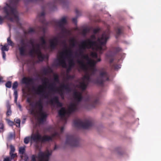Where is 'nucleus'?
<instances>
[{"mask_svg": "<svg viewBox=\"0 0 161 161\" xmlns=\"http://www.w3.org/2000/svg\"><path fill=\"white\" fill-rule=\"evenodd\" d=\"M109 34L110 31L109 30H107L102 34L101 38H98L97 41H92L90 39H88L82 42L79 46V55L88 61L90 59L87 54L84 55L83 54L84 51L86 49H90L96 46L97 42L99 44L98 48L100 53H102V51L105 50L106 49L105 45L107 40L109 38Z\"/></svg>", "mask_w": 161, "mask_h": 161, "instance_id": "1", "label": "nucleus"}, {"mask_svg": "<svg viewBox=\"0 0 161 161\" xmlns=\"http://www.w3.org/2000/svg\"><path fill=\"white\" fill-rule=\"evenodd\" d=\"M20 0H11L9 4L6 3V6L3 8L4 13L6 15L4 17L10 21L13 22L14 20L18 23L19 19L18 16V12L16 9V7Z\"/></svg>", "mask_w": 161, "mask_h": 161, "instance_id": "2", "label": "nucleus"}, {"mask_svg": "<svg viewBox=\"0 0 161 161\" xmlns=\"http://www.w3.org/2000/svg\"><path fill=\"white\" fill-rule=\"evenodd\" d=\"M99 75L96 79L92 81L90 75L87 74L85 75L83 77L84 80H86V83L92 82L98 85L103 86L104 82L106 81L109 80L108 74L104 68H102L99 70Z\"/></svg>", "mask_w": 161, "mask_h": 161, "instance_id": "3", "label": "nucleus"}, {"mask_svg": "<svg viewBox=\"0 0 161 161\" xmlns=\"http://www.w3.org/2000/svg\"><path fill=\"white\" fill-rule=\"evenodd\" d=\"M59 137L60 134L58 132H55L51 136L45 135L43 136L38 133L33 135L31 136V139L32 141L37 143L39 142L41 143H44L46 142H49L53 141V139L55 137Z\"/></svg>", "mask_w": 161, "mask_h": 161, "instance_id": "4", "label": "nucleus"}, {"mask_svg": "<svg viewBox=\"0 0 161 161\" xmlns=\"http://www.w3.org/2000/svg\"><path fill=\"white\" fill-rule=\"evenodd\" d=\"M29 43L31 44L33 47V48L29 52V54L31 56L34 57L35 54L37 56V58L39 61H42L45 58L46 56L43 54L41 52L40 48V45L37 44L36 45V48H35L34 47V42L32 39L29 41Z\"/></svg>", "mask_w": 161, "mask_h": 161, "instance_id": "5", "label": "nucleus"}, {"mask_svg": "<svg viewBox=\"0 0 161 161\" xmlns=\"http://www.w3.org/2000/svg\"><path fill=\"white\" fill-rule=\"evenodd\" d=\"M78 110L77 104L71 103L69 107L67 113L70 114L73 112L78 111ZM58 113L59 116L62 119H64L65 121H66L65 116L67 112L65 108L62 107L59 111Z\"/></svg>", "mask_w": 161, "mask_h": 161, "instance_id": "6", "label": "nucleus"}, {"mask_svg": "<svg viewBox=\"0 0 161 161\" xmlns=\"http://www.w3.org/2000/svg\"><path fill=\"white\" fill-rule=\"evenodd\" d=\"M74 126L76 128L87 129L93 125V121L91 120L86 119L82 121L79 119H76L73 121Z\"/></svg>", "mask_w": 161, "mask_h": 161, "instance_id": "7", "label": "nucleus"}, {"mask_svg": "<svg viewBox=\"0 0 161 161\" xmlns=\"http://www.w3.org/2000/svg\"><path fill=\"white\" fill-rule=\"evenodd\" d=\"M65 50L61 53V58L58 60V65L61 66L63 68H66L67 64L64 59L63 56L65 55L66 57L69 59H72V51L70 48H65Z\"/></svg>", "mask_w": 161, "mask_h": 161, "instance_id": "8", "label": "nucleus"}, {"mask_svg": "<svg viewBox=\"0 0 161 161\" xmlns=\"http://www.w3.org/2000/svg\"><path fill=\"white\" fill-rule=\"evenodd\" d=\"M36 106H37L36 109L38 110L40 114V118L38 119L39 122L40 123H43L46 120L47 115L46 113L43 112V106L42 102L41 99L36 102Z\"/></svg>", "mask_w": 161, "mask_h": 161, "instance_id": "9", "label": "nucleus"}, {"mask_svg": "<svg viewBox=\"0 0 161 161\" xmlns=\"http://www.w3.org/2000/svg\"><path fill=\"white\" fill-rule=\"evenodd\" d=\"M79 138L74 135H68L66 136L65 144L73 147H77L79 146Z\"/></svg>", "mask_w": 161, "mask_h": 161, "instance_id": "10", "label": "nucleus"}, {"mask_svg": "<svg viewBox=\"0 0 161 161\" xmlns=\"http://www.w3.org/2000/svg\"><path fill=\"white\" fill-rule=\"evenodd\" d=\"M19 44L18 45V49L20 55L24 56L26 55L27 47H29L27 43L25 42V40L21 39L19 40Z\"/></svg>", "mask_w": 161, "mask_h": 161, "instance_id": "11", "label": "nucleus"}, {"mask_svg": "<svg viewBox=\"0 0 161 161\" xmlns=\"http://www.w3.org/2000/svg\"><path fill=\"white\" fill-rule=\"evenodd\" d=\"M66 23V20L65 17H63L60 20L55 22L56 25L61 29V33L63 34H68L70 33L69 31L68 30L64 27Z\"/></svg>", "mask_w": 161, "mask_h": 161, "instance_id": "12", "label": "nucleus"}, {"mask_svg": "<svg viewBox=\"0 0 161 161\" xmlns=\"http://www.w3.org/2000/svg\"><path fill=\"white\" fill-rule=\"evenodd\" d=\"M32 91L37 94L42 95L45 98H48L49 95L48 93H46L44 90L43 86L41 85H39L36 89L34 87L32 88Z\"/></svg>", "mask_w": 161, "mask_h": 161, "instance_id": "13", "label": "nucleus"}, {"mask_svg": "<svg viewBox=\"0 0 161 161\" xmlns=\"http://www.w3.org/2000/svg\"><path fill=\"white\" fill-rule=\"evenodd\" d=\"M51 154L52 152H50L48 150L45 152H39L38 156L39 161H48L49 156Z\"/></svg>", "mask_w": 161, "mask_h": 161, "instance_id": "14", "label": "nucleus"}, {"mask_svg": "<svg viewBox=\"0 0 161 161\" xmlns=\"http://www.w3.org/2000/svg\"><path fill=\"white\" fill-rule=\"evenodd\" d=\"M27 102L29 103V105L30 107L29 109V111L31 114L35 115L37 113L36 109L37 108V106H36V102L34 104V102H32L30 98L27 99Z\"/></svg>", "mask_w": 161, "mask_h": 161, "instance_id": "15", "label": "nucleus"}, {"mask_svg": "<svg viewBox=\"0 0 161 161\" xmlns=\"http://www.w3.org/2000/svg\"><path fill=\"white\" fill-rule=\"evenodd\" d=\"M49 47L51 50L56 49L59 43V40L58 37H54L49 40Z\"/></svg>", "mask_w": 161, "mask_h": 161, "instance_id": "16", "label": "nucleus"}, {"mask_svg": "<svg viewBox=\"0 0 161 161\" xmlns=\"http://www.w3.org/2000/svg\"><path fill=\"white\" fill-rule=\"evenodd\" d=\"M49 103L53 106L56 104L57 107H61L63 106L62 103L59 101V98L57 96L54 97L52 99H50L49 101Z\"/></svg>", "mask_w": 161, "mask_h": 161, "instance_id": "17", "label": "nucleus"}, {"mask_svg": "<svg viewBox=\"0 0 161 161\" xmlns=\"http://www.w3.org/2000/svg\"><path fill=\"white\" fill-rule=\"evenodd\" d=\"M87 101L89 102L90 106L92 107H95L96 105L98 104L99 103V99L97 98H92L90 99V98L88 97Z\"/></svg>", "mask_w": 161, "mask_h": 161, "instance_id": "18", "label": "nucleus"}, {"mask_svg": "<svg viewBox=\"0 0 161 161\" xmlns=\"http://www.w3.org/2000/svg\"><path fill=\"white\" fill-rule=\"evenodd\" d=\"M22 82L23 84L27 85L33 84L34 83L33 79L32 78L29 77H24L22 79Z\"/></svg>", "mask_w": 161, "mask_h": 161, "instance_id": "19", "label": "nucleus"}, {"mask_svg": "<svg viewBox=\"0 0 161 161\" xmlns=\"http://www.w3.org/2000/svg\"><path fill=\"white\" fill-rule=\"evenodd\" d=\"M45 14V12L44 11L42 12L40 14H38V17H39V19L40 22L42 23L43 25H48V22H46L44 17Z\"/></svg>", "mask_w": 161, "mask_h": 161, "instance_id": "20", "label": "nucleus"}, {"mask_svg": "<svg viewBox=\"0 0 161 161\" xmlns=\"http://www.w3.org/2000/svg\"><path fill=\"white\" fill-rule=\"evenodd\" d=\"M73 97L78 102H80L82 99L81 93L75 92L73 93Z\"/></svg>", "mask_w": 161, "mask_h": 161, "instance_id": "21", "label": "nucleus"}, {"mask_svg": "<svg viewBox=\"0 0 161 161\" xmlns=\"http://www.w3.org/2000/svg\"><path fill=\"white\" fill-rule=\"evenodd\" d=\"M77 62L79 64L81 69L84 70H87V66L85 64L83 60H78L77 61Z\"/></svg>", "mask_w": 161, "mask_h": 161, "instance_id": "22", "label": "nucleus"}, {"mask_svg": "<svg viewBox=\"0 0 161 161\" xmlns=\"http://www.w3.org/2000/svg\"><path fill=\"white\" fill-rule=\"evenodd\" d=\"M75 65V63L73 59H69V66L67 68L66 72L68 73L71 71V68Z\"/></svg>", "mask_w": 161, "mask_h": 161, "instance_id": "23", "label": "nucleus"}, {"mask_svg": "<svg viewBox=\"0 0 161 161\" xmlns=\"http://www.w3.org/2000/svg\"><path fill=\"white\" fill-rule=\"evenodd\" d=\"M106 56L107 58L109 60L110 63H112L114 60V55L111 52H108L106 54Z\"/></svg>", "mask_w": 161, "mask_h": 161, "instance_id": "24", "label": "nucleus"}, {"mask_svg": "<svg viewBox=\"0 0 161 161\" xmlns=\"http://www.w3.org/2000/svg\"><path fill=\"white\" fill-rule=\"evenodd\" d=\"M60 88V89L62 90H63L64 89H65L68 92L71 91V88L68 84H63L61 85Z\"/></svg>", "mask_w": 161, "mask_h": 161, "instance_id": "25", "label": "nucleus"}, {"mask_svg": "<svg viewBox=\"0 0 161 161\" xmlns=\"http://www.w3.org/2000/svg\"><path fill=\"white\" fill-rule=\"evenodd\" d=\"M88 85V83H86L84 81L80 83L79 86L83 90H85Z\"/></svg>", "mask_w": 161, "mask_h": 161, "instance_id": "26", "label": "nucleus"}, {"mask_svg": "<svg viewBox=\"0 0 161 161\" xmlns=\"http://www.w3.org/2000/svg\"><path fill=\"white\" fill-rule=\"evenodd\" d=\"M96 63V61L91 59L87 62V64L90 66L91 68H95Z\"/></svg>", "mask_w": 161, "mask_h": 161, "instance_id": "27", "label": "nucleus"}, {"mask_svg": "<svg viewBox=\"0 0 161 161\" xmlns=\"http://www.w3.org/2000/svg\"><path fill=\"white\" fill-rule=\"evenodd\" d=\"M92 28L86 27L82 31V34L83 36H86L87 33H89L92 29Z\"/></svg>", "mask_w": 161, "mask_h": 161, "instance_id": "28", "label": "nucleus"}, {"mask_svg": "<svg viewBox=\"0 0 161 161\" xmlns=\"http://www.w3.org/2000/svg\"><path fill=\"white\" fill-rule=\"evenodd\" d=\"M56 3H58L62 5L63 7L67 4V2L66 0H55Z\"/></svg>", "mask_w": 161, "mask_h": 161, "instance_id": "29", "label": "nucleus"}, {"mask_svg": "<svg viewBox=\"0 0 161 161\" xmlns=\"http://www.w3.org/2000/svg\"><path fill=\"white\" fill-rule=\"evenodd\" d=\"M40 42H41V45L42 47H43L46 44V42L45 40L44 36H42L39 38Z\"/></svg>", "mask_w": 161, "mask_h": 161, "instance_id": "30", "label": "nucleus"}, {"mask_svg": "<svg viewBox=\"0 0 161 161\" xmlns=\"http://www.w3.org/2000/svg\"><path fill=\"white\" fill-rule=\"evenodd\" d=\"M75 12L77 14V17L72 19V22L75 24H76L77 23V17L80 15V11L77 9H76L75 10Z\"/></svg>", "mask_w": 161, "mask_h": 161, "instance_id": "31", "label": "nucleus"}, {"mask_svg": "<svg viewBox=\"0 0 161 161\" xmlns=\"http://www.w3.org/2000/svg\"><path fill=\"white\" fill-rule=\"evenodd\" d=\"M55 84L54 83H52L49 85V88L50 90L52 92H55L56 91V90H55Z\"/></svg>", "mask_w": 161, "mask_h": 161, "instance_id": "32", "label": "nucleus"}, {"mask_svg": "<svg viewBox=\"0 0 161 161\" xmlns=\"http://www.w3.org/2000/svg\"><path fill=\"white\" fill-rule=\"evenodd\" d=\"M43 73L45 75H46L47 73H50L52 71L51 69L50 68H44L42 70Z\"/></svg>", "mask_w": 161, "mask_h": 161, "instance_id": "33", "label": "nucleus"}, {"mask_svg": "<svg viewBox=\"0 0 161 161\" xmlns=\"http://www.w3.org/2000/svg\"><path fill=\"white\" fill-rule=\"evenodd\" d=\"M56 91H57L58 93L60 95L62 99H64V92L63 90L61 89H57L56 90Z\"/></svg>", "mask_w": 161, "mask_h": 161, "instance_id": "34", "label": "nucleus"}, {"mask_svg": "<svg viewBox=\"0 0 161 161\" xmlns=\"http://www.w3.org/2000/svg\"><path fill=\"white\" fill-rule=\"evenodd\" d=\"M69 42H70V45L72 47H74L75 46L76 41L74 38H72L71 39L69 40Z\"/></svg>", "mask_w": 161, "mask_h": 161, "instance_id": "35", "label": "nucleus"}, {"mask_svg": "<svg viewBox=\"0 0 161 161\" xmlns=\"http://www.w3.org/2000/svg\"><path fill=\"white\" fill-rule=\"evenodd\" d=\"M25 147H20L19 148V154L23 155L25 152Z\"/></svg>", "mask_w": 161, "mask_h": 161, "instance_id": "36", "label": "nucleus"}, {"mask_svg": "<svg viewBox=\"0 0 161 161\" xmlns=\"http://www.w3.org/2000/svg\"><path fill=\"white\" fill-rule=\"evenodd\" d=\"M54 82L56 83H59V76L57 74H55L54 75Z\"/></svg>", "mask_w": 161, "mask_h": 161, "instance_id": "37", "label": "nucleus"}, {"mask_svg": "<svg viewBox=\"0 0 161 161\" xmlns=\"http://www.w3.org/2000/svg\"><path fill=\"white\" fill-rule=\"evenodd\" d=\"M7 42L8 44L12 47H14V42L11 40L10 37H9L7 39Z\"/></svg>", "mask_w": 161, "mask_h": 161, "instance_id": "38", "label": "nucleus"}, {"mask_svg": "<svg viewBox=\"0 0 161 161\" xmlns=\"http://www.w3.org/2000/svg\"><path fill=\"white\" fill-rule=\"evenodd\" d=\"M11 111L10 109V106H7V111L6 113V115L7 116H9L11 115Z\"/></svg>", "mask_w": 161, "mask_h": 161, "instance_id": "39", "label": "nucleus"}, {"mask_svg": "<svg viewBox=\"0 0 161 161\" xmlns=\"http://www.w3.org/2000/svg\"><path fill=\"white\" fill-rule=\"evenodd\" d=\"M122 27L118 28L116 30V33L117 36H119L122 33Z\"/></svg>", "mask_w": 161, "mask_h": 161, "instance_id": "40", "label": "nucleus"}, {"mask_svg": "<svg viewBox=\"0 0 161 161\" xmlns=\"http://www.w3.org/2000/svg\"><path fill=\"white\" fill-rule=\"evenodd\" d=\"M2 52L4 51H8V45L5 44L1 48Z\"/></svg>", "mask_w": 161, "mask_h": 161, "instance_id": "41", "label": "nucleus"}, {"mask_svg": "<svg viewBox=\"0 0 161 161\" xmlns=\"http://www.w3.org/2000/svg\"><path fill=\"white\" fill-rule=\"evenodd\" d=\"M14 121L16 124V125L17 127H20V120L19 119H15Z\"/></svg>", "mask_w": 161, "mask_h": 161, "instance_id": "42", "label": "nucleus"}, {"mask_svg": "<svg viewBox=\"0 0 161 161\" xmlns=\"http://www.w3.org/2000/svg\"><path fill=\"white\" fill-rule=\"evenodd\" d=\"M10 151L9 153H14L15 151V148L14 147L13 145H10Z\"/></svg>", "mask_w": 161, "mask_h": 161, "instance_id": "43", "label": "nucleus"}, {"mask_svg": "<svg viewBox=\"0 0 161 161\" xmlns=\"http://www.w3.org/2000/svg\"><path fill=\"white\" fill-rule=\"evenodd\" d=\"M43 84L44 85H46L48 83V79L47 78H44L42 80Z\"/></svg>", "mask_w": 161, "mask_h": 161, "instance_id": "44", "label": "nucleus"}, {"mask_svg": "<svg viewBox=\"0 0 161 161\" xmlns=\"http://www.w3.org/2000/svg\"><path fill=\"white\" fill-rule=\"evenodd\" d=\"M74 75H70L69 74H67L66 76V79L68 80L69 79H73L74 78Z\"/></svg>", "mask_w": 161, "mask_h": 161, "instance_id": "45", "label": "nucleus"}, {"mask_svg": "<svg viewBox=\"0 0 161 161\" xmlns=\"http://www.w3.org/2000/svg\"><path fill=\"white\" fill-rule=\"evenodd\" d=\"M18 83L17 81H15L13 84L12 88L14 90L18 87Z\"/></svg>", "mask_w": 161, "mask_h": 161, "instance_id": "46", "label": "nucleus"}, {"mask_svg": "<svg viewBox=\"0 0 161 161\" xmlns=\"http://www.w3.org/2000/svg\"><path fill=\"white\" fill-rule=\"evenodd\" d=\"M30 140L29 137H26L24 138V142L25 144H28L29 143Z\"/></svg>", "mask_w": 161, "mask_h": 161, "instance_id": "47", "label": "nucleus"}, {"mask_svg": "<svg viewBox=\"0 0 161 161\" xmlns=\"http://www.w3.org/2000/svg\"><path fill=\"white\" fill-rule=\"evenodd\" d=\"M11 82L10 81H8L5 84L6 87L8 88H11Z\"/></svg>", "mask_w": 161, "mask_h": 161, "instance_id": "48", "label": "nucleus"}, {"mask_svg": "<svg viewBox=\"0 0 161 161\" xmlns=\"http://www.w3.org/2000/svg\"><path fill=\"white\" fill-rule=\"evenodd\" d=\"M10 156L11 157V159H13L15 157L17 156L16 153H9Z\"/></svg>", "mask_w": 161, "mask_h": 161, "instance_id": "49", "label": "nucleus"}, {"mask_svg": "<svg viewBox=\"0 0 161 161\" xmlns=\"http://www.w3.org/2000/svg\"><path fill=\"white\" fill-rule=\"evenodd\" d=\"M112 67L115 69H118L120 68L118 65L115 64H114L112 65Z\"/></svg>", "mask_w": 161, "mask_h": 161, "instance_id": "50", "label": "nucleus"}, {"mask_svg": "<svg viewBox=\"0 0 161 161\" xmlns=\"http://www.w3.org/2000/svg\"><path fill=\"white\" fill-rule=\"evenodd\" d=\"M121 48L119 47H116L114 48V51L116 53L119 52L121 51Z\"/></svg>", "mask_w": 161, "mask_h": 161, "instance_id": "51", "label": "nucleus"}, {"mask_svg": "<svg viewBox=\"0 0 161 161\" xmlns=\"http://www.w3.org/2000/svg\"><path fill=\"white\" fill-rule=\"evenodd\" d=\"M91 69L92 71V75H94L97 71V69L95 67L91 68Z\"/></svg>", "mask_w": 161, "mask_h": 161, "instance_id": "52", "label": "nucleus"}, {"mask_svg": "<svg viewBox=\"0 0 161 161\" xmlns=\"http://www.w3.org/2000/svg\"><path fill=\"white\" fill-rule=\"evenodd\" d=\"M4 125L3 124H0V132H3V131Z\"/></svg>", "mask_w": 161, "mask_h": 161, "instance_id": "53", "label": "nucleus"}, {"mask_svg": "<svg viewBox=\"0 0 161 161\" xmlns=\"http://www.w3.org/2000/svg\"><path fill=\"white\" fill-rule=\"evenodd\" d=\"M35 30H34L32 28H30L28 30L27 33H30L32 32H35Z\"/></svg>", "mask_w": 161, "mask_h": 161, "instance_id": "54", "label": "nucleus"}, {"mask_svg": "<svg viewBox=\"0 0 161 161\" xmlns=\"http://www.w3.org/2000/svg\"><path fill=\"white\" fill-rule=\"evenodd\" d=\"M90 37L91 39H90L92 41H95L94 40L96 39V36L94 35H92Z\"/></svg>", "mask_w": 161, "mask_h": 161, "instance_id": "55", "label": "nucleus"}, {"mask_svg": "<svg viewBox=\"0 0 161 161\" xmlns=\"http://www.w3.org/2000/svg\"><path fill=\"white\" fill-rule=\"evenodd\" d=\"M91 56L93 57H94L95 58H97V53L94 52L92 53H91Z\"/></svg>", "mask_w": 161, "mask_h": 161, "instance_id": "56", "label": "nucleus"}, {"mask_svg": "<svg viewBox=\"0 0 161 161\" xmlns=\"http://www.w3.org/2000/svg\"><path fill=\"white\" fill-rule=\"evenodd\" d=\"M99 31V29L98 28L95 29L93 30V33L94 34H96Z\"/></svg>", "mask_w": 161, "mask_h": 161, "instance_id": "57", "label": "nucleus"}, {"mask_svg": "<svg viewBox=\"0 0 161 161\" xmlns=\"http://www.w3.org/2000/svg\"><path fill=\"white\" fill-rule=\"evenodd\" d=\"M62 44L64 45V47L65 48H67V46L66 43V41L65 40L63 41L62 42Z\"/></svg>", "mask_w": 161, "mask_h": 161, "instance_id": "58", "label": "nucleus"}, {"mask_svg": "<svg viewBox=\"0 0 161 161\" xmlns=\"http://www.w3.org/2000/svg\"><path fill=\"white\" fill-rule=\"evenodd\" d=\"M8 124L10 126L13 125L14 124V123L13 122L10 121L9 120H8Z\"/></svg>", "mask_w": 161, "mask_h": 161, "instance_id": "59", "label": "nucleus"}, {"mask_svg": "<svg viewBox=\"0 0 161 161\" xmlns=\"http://www.w3.org/2000/svg\"><path fill=\"white\" fill-rule=\"evenodd\" d=\"M2 54L3 58L4 60H5L6 58V54L5 52L4 51L2 52Z\"/></svg>", "mask_w": 161, "mask_h": 161, "instance_id": "60", "label": "nucleus"}, {"mask_svg": "<svg viewBox=\"0 0 161 161\" xmlns=\"http://www.w3.org/2000/svg\"><path fill=\"white\" fill-rule=\"evenodd\" d=\"M14 97H18V92H17V91L16 90H14Z\"/></svg>", "mask_w": 161, "mask_h": 161, "instance_id": "61", "label": "nucleus"}, {"mask_svg": "<svg viewBox=\"0 0 161 161\" xmlns=\"http://www.w3.org/2000/svg\"><path fill=\"white\" fill-rule=\"evenodd\" d=\"M32 161H36V157L34 155H33L32 156Z\"/></svg>", "mask_w": 161, "mask_h": 161, "instance_id": "62", "label": "nucleus"}, {"mask_svg": "<svg viewBox=\"0 0 161 161\" xmlns=\"http://www.w3.org/2000/svg\"><path fill=\"white\" fill-rule=\"evenodd\" d=\"M4 19L1 16H0V24H1L3 22Z\"/></svg>", "mask_w": 161, "mask_h": 161, "instance_id": "63", "label": "nucleus"}, {"mask_svg": "<svg viewBox=\"0 0 161 161\" xmlns=\"http://www.w3.org/2000/svg\"><path fill=\"white\" fill-rule=\"evenodd\" d=\"M3 161H11L8 158H5Z\"/></svg>", "mask_w": 161, "mask_h": 161, "instance_id": "64", "label": "nucleus"}]
</instances>
